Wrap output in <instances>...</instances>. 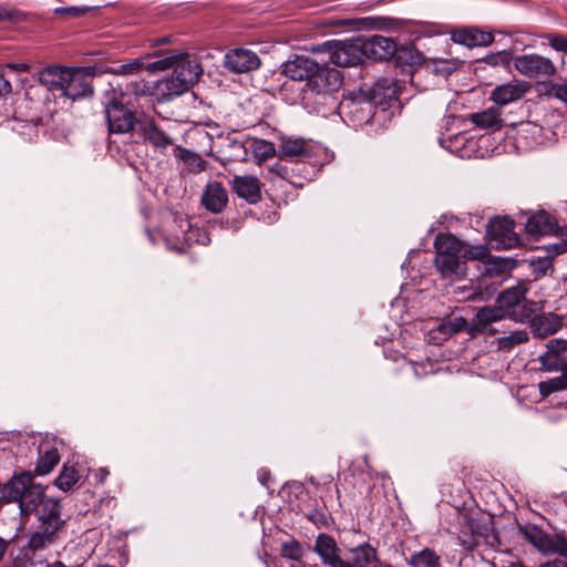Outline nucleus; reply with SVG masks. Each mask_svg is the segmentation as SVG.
<instances>
[{
	"label": "nucleus",
	"instance_id": "nucleus-1",
	"mask_svg": "<svg viewBox=\"0 0 567 567\" xmlns=\"http://www.w3.org/2000/svg\"><path fill=\"white\" fill-rule=\"evenodd\" d=\"M281 73L292 81L305 82L301 90L303 99L308 94L326 95L338 91L342 84V74L330 68L327 61L319 62L309 55H296L281 65Z\"/></svg>",
	"mask_w": 567,
	"mask_h": 567
},
{
	"label": "nucleus",
	"instance_id": "nucleus-2",
	"mask_svg": "<svg viewBox=\"0 0 567 567\" xmlns=\"http://www.w3.org/2000/svg\"><path fill=\"white\" fill-rule=\"evenodd\" d=\"M103 104L110 134H125L141 127L143 121L137 117L127 93L112 89L105 93Z\"/></svg>",
	"mask_w": 567,
	"mask_h": 567
},
{
	"label": "nucleus",
	"instance_id": "nucleus-3",
	"mask_svg": "<svg viewBox=\"0 0 567 567\" xmlns=\"http://www.w3.org/2000/svg\"><path fill=\"white\" fill-rule=\"evenodd\" d=\"M102 74L97 65L68 66L61 97L76 101L94 94L93 80Z\"/></svg>",
	"mask_w": 567,
	"mask_h": 567
},
{
	"label": "nucleus",
	"instance_id": "nucleus-4",
	"mask_svg": "<svg viewBox=\"0 0 567 567\" xmlns=\"http://www.w3.org/2000/svg\"><path fill=\"white\" fill-rule=\"evenodd\" d=\"M503 311L501 308H487L482 307L477 310L475 317L468 321L463 317H455L450 319V323L452 328L450 331L452 333H458L461 331H466L472 337H476L478 334H488L493 336L497 331L491 328L493 322H497L502 320Z\"/></svg>",
	"mask_w": 567,
	"mask_h": 567
},
{
	"label": "nucleus",
	"instance_id": "nucleus-5",
	"mask_svg": "<svg viewBox=\"0 0 567 567\" xmlns=\"http://www.w3.org/2000/svg\"><path fill=\"white\" fill-rule=\"evenodd\" d=\"M518 530L524 539L542 554H557L560 557H567V536L564 530L550 535L537 525L519 526Z\"/></svg>",
	"mask_w": 567,
	"mask_h": 567
},
{
	"label": "nucleus",
	"instance_id": "nucleus-6",
	"mask_svg": "<svg viewBox=\"0 0 567 567\" xmlns=\"http://www.w3.org/2000/svg\"><path fill=\"white\" fill-rule=\"evenodd\" d=\"M514 228L515 220L509 216H494L486 226V238L497 250L518 247L520 237Z\"/></svg>",
	"mask_w": 567,
	"mask_h": 567
},
{
	"label": "nucleus",
	"instance_id": "nucleus-7",
	"mask_svg": "<svg viewBox=\"0 0 567 567\" xmlns=\"http://www.w3.org/2000/svg\"><path fill=\"white\" fill-rule=\"evenodd\" d=\"M322 48L330 53L329 61L337 66H355L364 58L361 35L351 41H327Z\"/></svg>",
	"mask_w": 567,
	"mask_h": 567
},
{
	"label": "nucleus",
	"instance_id": "nucleus-8",
	"mask_svg": "<svg viewBox=\"0 0 567 567\" xmlns=\"http://www.w3.org/2000/svg\"><path fill=\"white\" fill-rule=\"evenodd\" d=\"M175 56H156L155 60L151 61V56L131 59L113 63V65L102 69L103 73L116 74V75H130L140 72L145 69L151 73L165 71L174 62Z\"/></svg>",
	"mask_w": 567,
	"mask_h": 567
},
{
	"label": "nucleus",
	"instance_id": "nucleus-9",
	"mask_svg": "<svg viewBox=\"0 0 567 567\" xmlns=\"http://www.w3.org/2000/svg\"><path fill=\"white\" fill-rule=\"evenodd\" d=\"M515 69L529 79L550 78L556 66L548 58L538 54H523L514 59Z\"/></svg>",
	"mask_w": 567,
	"mask_h": 567
},
{
	"label": "nucleus",
	"instance_id": "nucleus-10",
	"mask_svg": "<svg viewBox=\"0 0 567 567\" xmlns=\"http://www.w3.org/2000/svg\"><path fill=\"white\" fill-rule=\"evenodd\" d=\"M62 504L59 499H44L42 505L33 513L39 522L38 527L61 534L66 525V519L62 518Z\"/></svg>",
	"mask_w": 567,
	"mask_h": 567
},
{
	"label": "nucleus",
	"instance_id": "nucleus-11",
	"mask_svg": "<svg viewBox=\"0 0 567 567\" xmlns=\"http://www.w3.org/2000/svg\"><path fill=\"white\" fill-rule=\"evenodd\" d=\"M261 60L258 54L246 48L229 50L224 58V66L231 73L241 74L259 69Z\"/></svg>",
	"mask_w": 567,
	"mask_h": 567
},
{
	"label": "nucleus",
	"instance_id": "nucleus-12",
	"mask_svg": "<svg viewBox=\"0 0 567 567\" xmlns=\"http://www.w3.org/2000/svg\"><path fill=\"white\" fill-rule=\"evenodd\" d=\"M364 56L374 61L392 59L398 43L390 37L381 34L361 35Z\"/></svg>",
	"mask_w": 567,
	"mask_h": 567
},
{
	"label": "nucleus",
	"instance_id": "nucleus-13",
	"mask_svg": "<svg viewBox=\"0 0 567 567\" xmlns=\"http://www.w3.org/2000/svg\"><path fill=\"white\" fill-rule=\"evenodd\" d=\"M451 40L466 48L488 47L494 42V34L476 25L454 28Z\"/></svg>",
	"mask_w": 567,
	"mask_h": 567
},
{
	"label": "nucleus",
	"instance_id": "nucleus-14",
	"mask_svg": "<svg viewBox=\"0 0 567 567\" xmlns=\"http://www.w3.org/2000/svg\"><path fill=\"white\" fill-rule=\"evenodd\" d=\"M164 56H175L174 62L167 68H174L175 76L179 78L182 84H188L190 87L198 82L203 74V69L196 61L189 60L187 53L168 52Z\"/></svg>",
	"mask_w": 567,
	"mask_h": 567
},
{
	"label": "nucleus",
	"instance_id": "nucleus-15",
	"mask_svg": "<svg viewBox=\"0 0 567 567\" xmlns=\"http://www.w3.org/2000/svg\"><path fill=\"white\" fill-rule=\"evenodd\" d=\"M375 561H378L377 549L369 543H362L353 547L344 546L339 567H371Z\"/></svg>",
	"mask_w": 567,
	"mask_h": 567
},
{
	"label": "nucleus",
	"instance_id": "nucleus-16",
	"mask_svg": "<svg viewBox=\"0 0 567 567\" xmlns=\"http://www.w3.org/2000/svg\"><path fill=\"white\" fill-rule=\"evenodd\" d=\"M525 229L530 236L556 235L559 225L553 215L542 209L528 213Z\"/></svg>",
	"mask_w": 567,
	"mask_h": 567
},
{
	"label": "nucleus",
	"instance_id": "nucleus-17",
	"mask_svg": "<svg viewBox=\"0 0 567 567\" xmlns=\"http://www.w3.org/2000/svg\"><path fill=\"white\" fill-rule=\"evenodd\" d=\"M313 551L321 558L322 563L329 567H339L343 556L341 548L336 539L326 533H320L315 542Z\"/></svg>",
	"mask_w": 567,
	"mask_h": 567
},
{
	"label": "nucleus",
	"instance_id": "nucleus-18",
	"mask_svg": "<svg viewBox=\"0 0 567 567\" xmlns=\"http://www.w3.org/2000/svg\"><path fill=\"white\" fill-rule=\"evenodd\" d=\"M231 190L248 204L255 205L261 200V183L251 175L234 176L230 182Z\"/></svg>",
	"mask_w": 567,
	"mask_h": 567
},
{
	"label": "nucleus",
	"instance_id": "nucleus-19",
	"mask_svg": "<svg viewBox=\"0 0 567 567\" xmlns=\"http://www.w3.org/2000/svg\"><path fill=\"white\" fill-rule=\"evenodd\" d=\"M530 89V84L523 80H513L497 85L491 94V100L498 105H507L520 100Z\"/></svg>",
	"mask_w": 567,
	"mask_h": 567
},
{
	"label": "nucleus",
	"instance_id": "nucleus-20",
	"mask_svg": "<svg viewBox=\"0 0 567 567\" xmlns=\"http://www.w3.org/2000/svg\"><path fill=\"white\" fill-rule=\"evenodd\" d=\"M33 475L30 472L14 474L7 483L0 485V501L6 503L17 502L21 498L25 487L31 484Z\"/></svg>",
	"mask_w": 567,
	"mask_h": 567
},
{
	"label": "nucleus",
	"instance_id": "nucleus-21",
	"mask_svg": "<svg viewBox=\"0 0 567 567\" xmlns=\"http://www.w3.org/2000/svg\"><path fill=\"white\" fill-rule=\"evenodd\" d=\"M227 203L228 194L221 183H208L202 196L203 206L210 213L218 214L223 212Z\"/></svg>",
	"mask_w": 567,
	"mask_h": 567
},
{
	"label": "nucleus",
	"instance_id": "nucleus-22",
	"mask_svg": "<svg viewBox=\"0 0 567 567\" xmlns=\"http://www.w3.org/2000/svg\"><path fill=\"white\" fill-rule=\"evenodd\" d=\"M434 266L442 277L447 279L462 278L466 276V262L462 257L450 255H435Z\"/></svg>",
	"mask_w": 567,
	"mask_h": 567
},
{
	"label": "nucleus",
	"instance_id": "nucleus-23",
	"mask_svg": "<svg viewBox=\"0 0 567 567\" xmlns=\"http://www.w3.org/2000/svg\"><path fill=\"white\" fill-rule=\"evenodd\" d=\"M59 538V534L37 527V529L30 534L28 544L23 547V554L28 559H32L37 551L44 550L55 544Z\"/></svg>",
	"mask_w": 567,
	"mask_h": 567
},
{
	"label": "nucleus",
	"instance_id": "nucleus-24",
	"mask_svg": "<svg viewBox=\"0 0 567 567\" xmlns=\"http://www.w3.org/2000/svg\"><path fill=\"white\" fill-rule=\"evenodd\" d=\"M48 498L49 497L44 495L42 486L33 483L32 480L31 484L25 487V492L22 493L21 498L18 501L21 515L25 517L30 516L42 505L44 499Z\"/></svg>",
	"mask_w": 567,
	"mask_h": 567
},
{
	"label": "nucleus",
	"instance_id": "nucleus-25",
	"mask_svg": "<svg viewBox=\"0 0 567 567\" xmlns=\"http://www.w3.org/2000/svg\"><path fill=\"white\" fill-rule=\"evenodd\" d=\"M68 66L50 65L39 72V82L51 91L54 97H61Z\"/></svg>",
	"mask_w": 567,
	"mask_h": 567
},
{
	"label": "nucleus",
	"instance_id": "nucleus-26",
	"mask_svg": "<svg viewBox=\"0 0 567 567\" xmlns=\"http://www.w3.org/2000/svg\"><path fill=\"white\" fill-rule=\"evenodd\" d=\"M527 287L524 284H518L514 287L503 290L498 297L497 302L498 306H486L487 308H501L503 311V317H507L508 311L513 310L520 301H523L526 297Z\"/></svg>",
	"mask_w": 567,
	"mask_h": 567
},
{
	"label": "nucleus",
	"instance_id": "nucleus-27",
	"mask_svg": "<svg viewBox=\"0 0 567 567\" xmlns=\"http://www.w3.org/2000/svg\"><path fill=\"white\" fill-rule=\"evenodd\" d=\"M519 261L509 257H496L489 254V257L483 262L484 269L481 274L487 277L503 279L512 269L518 266Z\"/></svg>",
	"mask_w": 567,
	"mask_h": 567
},
{
	"label": "nucleus",
	"instance_id": "nucleus-28",
	"mask_svg": "<svg viewBox=\"0 0 567 567\" xmlns=\"http://www.w3.org/2000/svg\"><path fill=\"white\" fill-rule=\"evenodd\" d=\"M144 138L155 148H166L173 145V138L167 135L153 118L143 121L138 128Z\"/></svg>",
	"mask_w": 567,
	"mask_h": 567
},
{
	"label": "nucleus",
	"instance_id": "nucleus-29",
	"mask_svg": "<svg viewBox=\"0 0 567 567\" xmlns=\"http://www.w3.org/2000/svg\"><path fill=\"white\" fill-rule=\"evenodd\" d=\"M243 159H246L251 152L252 156L258 159H266L275 155V145L265 140L246 137L243 142Z\"/></svg>",
	"mask_w": 567,
	"mask_h": 567
},
{
	"label": "nucleus",
	"instance_id": "nucleus-30",
	"mask_svg": "<svg viewBox=\"0 0 567 567\" xmlns=\"http://www.w3.org/2000/svg\"><path fill=\"white\" fill-rule=\"evenodd\" d=\"M370 99L375 104L398 100V87L391 79H380L370 90Z\"/></svg>",
	"mask_w": 567,
	"mask_h": 567
},
{
	"label": "nucleus",
	"instance_id": "nucleus-31",
	"mask_svg": "<svg viewBox=\"0 0 567 567\" xmlns=\"http://www.w3.org/2000/svg\"><path fill=\"white\" fill-rule=\"evenodd\" d=\"M434 248L437 255L462 257L463 241L452 234L440 233L434 239Z\"/></svg>",
	"mask_w": 567,
	"mask_h": 567
},
{
	"label": "nucleus",
	"instance_id": "nucleus-32",
	"mask_svg": "<svg viewBox=\"0 0 567 567\" xmlns=\"http://www.w3.org/2000/svg\"><path fill=\"white\" fill-rule=\"evenodd\" d=\"M471 122L480 128L501 130L503 120L495 107H489L483 112L473 113L470 116Z\"/></svg>",
	"mask_w": 567,
	"mask_h": 567
},
{
	"label": "nucleus",
	"instance_id": "nucleus-33",
	"mask_svg": "<svg viewBox=\"0 0 567 567\" xmlns=\"http://www.w3.org/2000/svg\"><path fill=\"white\" fill-rule=\"evenodd\" d=\"M392 59H394L398 65H421L425 58L422 52H420L413 45H402L396 49L395 54H393Z\"/></svg>",
	"mask_w": 567,
	"mask_h": 567
},
{
	"label": "nucleus",
	"instance_id": "nucleus-34",
	"mask_svg": "<svg viewBox=\"0 0 567 567\" xmlns=\"http://www.w3.org/2000/svg\"><path fill=\"white\" fill-rule=\"evenodd\" d=\"M175 156L181 158L187 166V169L190 173H202L206 171L207 162L200 157V155L184 148L182 146H176Z\"/></svg>",
	"mask_w": 567,
	"mask_h": 567
},
{
	"label": "nucleus",
	"instance_id": "nucleus-35",
	"mask_svg": "<svg viewBox=\"0 0 567 567\" xmlns=\"http://www.w3.org/2000/svg\"><path fill=\"white\" fill-rule=\"evenodd\" d=\"M60 462L58 449L51 447L43 453L40 451L39 460L35 464V475L43 476L49 474Z\"/></svg>",
	"mask_w": 567,
	"mask_h": 567
},
{
	"label": "nucleus",
	"instance_id": "nucleus-36",
	"mask_svg": "<svg viewBox=\"0 0 567 567\" xmlns=\"http://www.w3.org/2000/svg\"><path fill=\"white\" fill-rule=\"evenodd\" d=\"M502 282L503 279L492 278L481 274L477 279L476 297L481 300H488L493 298Z\"/></svg>",
	"mask_w": 567,
	"mask_h": 567
},
{
	"label": "nucleus",
	"instance_id": "nucleus-37",
	"mask_svg": "<svg viewBox=\"0 0 567 567\" xmlns=\"http://www.w3.org/2000/svg\"><path fill=\"white\" fill-rule=\"evenodd\" d=\"M535 312L536 302L525 298L513 310L508 311L507 317L518 322H529L536 320Z\"/></svg>",
	"mask_w": 567,
	"mask_h": 567
},
{
	"label": "nucleus",
	"instance_id": "nucleus-38",
	"mask_svg": "<svg viewBox=\"0 0 567 567\" xmlns=\"http://www.w3.org/2000/svg\"><path fill=\"white\" fill-rule=\"evenodd\" d=\"M80 474L75 465L64 464L59 476L55 478L54 484L63 492L72 489V487L79 482Z\"/></svg>",
	"mask_w": 567,
	"mask_h": 567
},
{
	"label": "nucleus",
	"instance_id": "nucleus-39",
	"mask_svg": "<svg viewBox=\"0 0 567 567\" xmlns=\"http://www.w3.org/2000/svg\"><path fill=\"white\" fill-rule=\"evenodd\" d=\"M279 151L282 154V156L287 158H295V157H305L308 156L307 152V145L306 142L301 138L299 140H282L281 144L279 146Z\"/></svg>",
	"mask_w": 567,
	"mask_h": 567
},
{
	"label": "nucleus",
	"instance_id": "nucleus-40",
	"mask_svg": "<svg viewBox=\"0 0 567 567\" xmlns=\"http://www.w3.org/2000/svg\"><path fill=\"white\" fill-rule=\"evenodd\" d=\"M409 563L413 567H441L440 557L430 548L413 554Z\"/></svg>",
	"mask_w": 567,
	"mask_h": 567
},
{
	"label": "nucleus",
	"instance_id": "nucleus-41",
	"mask_svg": "<svg viewBox=\"0 0 567 567\" xmlns=\"http://www.w3.org/2000/svg\"><path fill=\"white\" fill-rule=\"evenodd\" d=\"M158 87L162 93L167 96H178L192 89L188 84H182L179 78L175 76L174 72L172 76L163 79Z\"/></svg>",
	"mask_w": 567,
	"mask_h": 567
},
{
	"label": "nucleus",
	"instance_id": "nucleus-42",
	"mask_svg": "<svg viewBox=\"0 0 567 567\" xmlns=\"http://www.w3.org/2000/svg\"><path fill=\"white\" fill-rule=\"evenodd\" d=\"M528 333L524 330H518L496 339L497 349L499 351L508 352L515 346L525 343L528 341Z\"/></svg>",
	"mask_w": 567,
	"mask_h": 567
},
{
	"label": "nucleus",
	"instance_id": "nucleus-43",
	"mask_svg": "<svg viewBox=\"0 0 567 567\" xmlns=\"http://www.w3.org/2000/svg\"><path fill=\"white\" fill-rule=\"evenodd\" d=\"M489 249L485 245H471L463 241L462 260H478L484 262L489 257Z\"/></svg>",
	"mask_w": 567,
	"mask_h": 567
},
{
	"label": "nucleus",
	"instance_id": "nucleus-44",
	"mask_svg": "<svg viewBox=\"0 0 567 567\" xmlns=\"http://www.w3.org/2000/svg\"><path fill=\"white\" fill-rule=\"evenodd\" d=\"M538 389L543 398H547L557 391L567 390V377L561 372L559 377L539 382Z\"/></svg>",
	"mask_w": 567,
	"mask_h": 567
},
{
	"label": "nucleus",
	"instance_id": "nucleus-45",
	"mask_svg": "<svg viewBox=\"0 0 567 567\" xmlns=\"http://www.w3.org/2000/svg\"><path fill=\"white\" fill-rule=\"evenodd\" d=\"M303 547L299 540L292 539L281 544L280 559L302 560Z\"/></svg>",
	"mask_w": 567,
	"mask_h": 567
},
{
	"label": "nucleus",
	"instance_id": "nucleus-46",
	"mask_svg": "<svg viewBox=\"0 0 567 567\" xmlns=\"http://www.w3.org/2000/svg\"><path fill=\"white\" fill-rule=\"evenodd\" d=\"M538 85L540 87H544L547 94L553 95L567 104V81H565L564 83L544 81L540 82Z\"/></svg>",
	"mask_w": 567,
	"mask_h": 567
},
{
	"label": "nucleus",
	"instance_id": "nucleus-47",
	"mask_svg": "<svg viewBox=\"0 0 567 567\" xmlns=\"http://www.w3.org/2000/svg\"><path fill=\"white\" fill-rule=\"evenodd\" d=\"M512 61H514L512 53L505 50L491 53L482 60V62L491 66L502 65L504 68H509Z\"/></svg>",
	"mask_w": 567,
	"mask_h": 567
},
{
	"label": "nucleus",
	"instance_id": "nucleus-48",
	"mask_svg": "<svg viewBox=\"0 0 567 567\" xmlns=\"http://www.w3.org/2000/svg\"><path fill=\"white\" fill-rule=\"evenodd\" d=\"M90 11L89 7H58L53 10V13L64 20L78 19L85 16Z\"/></svg>",
	"mask_w": 567,
	"mask_h": 567
},
{
	"label": "nucleus",
	"instance_id": "nucleus-49",
	"mask_svg": "<svg viewBox=\"0 0 567 567\" xmlns=\"http://www.w3.org/2000/svg\"><path fill=\"white\" fill-rule=\"evenodd\" d=\"M308 520L315 524L317 527H328L331 522V515L326 509L315 508L306 514Z\"/></svg>",
	"mask_w": 567,
	"mask_h": 567
},
{
	"label": "nucleus",
	"instance_id": "nucleus-50",
	"mask_svg": "<svg viewBox=\"0 0 567 567\" xmlns=\"http://www.w3.org/2000/svg\"><path fill=\"white\" fill-rule=\"evenodd\" d=\"M539 361L546 371H561L563 361H565V359L561 357H555L546 351V353L540 355Z\"/></svg>",
	"mask_w": 567,
	"mask_h": 567
},
{
	"label": "nucleus",
	"instance_id": "nucleus-51",
	"mask_svg": "<svg viewBox=\"0 0 567 567\" xmlns=\"http://www.w3.org/2000/svg\"><path fill=\"white\" fill-rule=\"evenodd\" d=\"M534 330L540 337H547L556 332L557 328L551 327L549 321L544 317H538L533 321Z\"/></svg>",
	"mask_w": 567,
	"mask_h": 567
},
{
	"label": "nucleus",
	"instance_id": "nucleus-52",
	"mask_svg": "<svg viewBox=\"0 0 567 567\" xmlns=\"http://www.w3.org/2000/svg\"><path fill=\"white\" fill-rule=\"evenodd\" d=\"M547 351L555 357H560L561 353L567 352V340L553 339L547 343Z\"/></svg>",
	"mask_w": 567,
	"mask_h": 567
},
{
	"label": "nucleus",
	"instance_id": "nucleus-53",
	"mask_svg": "<svg viewBox=\"0 0 567 567\" xmlns=\"http://www.w3.org/2000/svg\"><path fill=\"white\" fill-rule=\"evenodd\" d=\"M548 42L557 51L567 53V37L561 34H548Z\"/></svg>",
	"mask_w": 567,
	"mask_h": 567
},
{
	"label": "nucleus",
	"instance_id": "nucleus-54",
	"mask_svg": "<svg viewBox=\"0 0 567 567\" xmlns=\"http://www.w3.org/2000/svg\"><path fill=\"white\" fill-rule=\"evenodd\" d=\"M547 251L551 252L554 256H559L561 254L567 252V243L564 237H559V241L548 245Z\"/></svg>",
	"mask_w": 567,
	"mask_h": 567
},
{
	"label": "nucleus",
	"instance_id": "nucleus-55",
	"mask_svg": "<svg viewBox=\"0 0 567 567\" xmlns=\"http://www.w3.org/2000/svg\"><path fill=\"white\" fill-rule=\"evenodd\" d=\"M12 90L11 83L7 78L6 70L0 66V96L9 94Z\"/></svg>",
	"mask_w": 567,
	"mask_h": 567
},
{
	"label": "nucleus",
	"instance_id": "nucleus-56",
	"mask_svg": "<svg viewBox=\"0 0 567 567\" xmlns=\"http://www.w3.org/2000/svg\"><path fill=\"white\" fill-rule=\"evenodd\" d=\"M291 171V168H289L286 164L282 163H276L272 167V172H275L282 179H289Z\"/></svg>",
	"mask_w": 567,
	"mask_h": 567
},
{
	"label": "nucleus",
	"instance_id": "nucleus-57",
	"mask_svg": "<svg viewBox=\"0 0 567 567\" xmlns=\"http://www.w3.org/2000/svg\"><path fill=\"white\" fill-rule=\"evenodd\" d=\"M17 16L18 11L0 7V21H14Z\"/></svg>",
	"mask_w": 567,
	"mask_h": 567
},
{
	"label": "nucleus",
	"instance_id": "nucleus-58",
	"mask_svg": "<svg viewBox=\"0 0 567 567\" xmlns=\"http://www.w3.org/2000/svg\"><path fill=\"white\" fill-rule=\"evenodd\" d=\"M50 120H51L50 115H44V116L41 115V116L30 118V122L35 127H47V126H49Z\"/></svg>",
	"mask_w": 567,
	"mask_h": 567
},
{
	"label": "nucleus",
	"instance_id": "nucleus-59",
	"mask_svg": "<svg viewBox=\"0 0 567 567\" xmlns=\"http://www.w3.org/2000/svg\"><path fill=\"white\" fill-rule=\"evenodd\" d=\"M276 567H306L302 560L279 559Z\"/></svg>",
	"mask_w": 567,
	"mask_h": 567
},
{
	"label": "nucleus",
	"instance_id": "nucleus-60",
	"mask_svg": "<svg viewBox=\"0 0 567 567\" xmlns=\"http://www.w3.org/2000/svg\"><path fill=\"white\" fill-rule=\"evenodd\" d=\"M4 70H9L11 72H27L29 70V65L25 63H9L6 65Z\"/></svg>",
	"mask_w": 567,
	"mask_h": 567
},
{
	"label": "nucleus",
	"instance_id": "nucleus-61",
	"mask_svg": "<svg viewBox=\"0 0 567 567\" xmlns=\"http://www.w3.org/2000/svg\"><path fill=\"white\" fill-rule=\"evenodd\" d=\"M566 560L554 559L551 561H547L542 564L539 567H567V557Z\"/></svg>",
	"mask_w": 567,
	"mask_h": 567
},
{
	"label": "nucleus",
	"instance_id": "nucleus-62",
	"mask_svg": "<svg viewBox=\"0 0 567 567\" xmlns=\"http://www.w3.org/2000/svg\"><path fill=\"white\" fill-rule=\"evenodd\" d=\"M450 328H452L450 321H444L439 326V331L447 338L454 334L450 331Z\"/></svg>",
	"mask_w": 567,
	"mask_h": 567
},
{
	"label": "nucleus",
	"instance_id": "nucleus-63",
	"mask_svg": "<svg viewBox=\"0 0 567 567\" xmlns=\"http://www.w3.org/2000/svg\"><path fill=\"white\" fill-rule=\"evenodd\" d=\"M110 474L109 470L104 468V467H101L96 474V477H97V482L100 484H103L104 481L106 480L107 475Z\"/></svg>",
	"mask_w": 567,
	"mask_h": 567
},
{
	"label": "nucleus",
	"instance_id": "nucleus-64",
	"mask_svg": "<svg viewBox=\"0 0 567 567\" xmlns=\"http://www.w3.org/2000/svg\"><path fill=\"white\" fill-rule=\"evenodd\" d=\"M539 262V270L543 272V274H546V270L548 269V267L551 266V261L549 259H543V260H538Z\"/></svg>",
	"mask_w": 567,
	"mask_h": 567
}]
</instances>
